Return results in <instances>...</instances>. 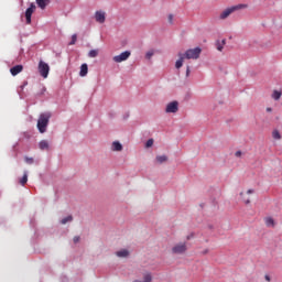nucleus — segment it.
I'll use <instances>...</instances> for the list:
<instances>
[{"label": "nucleus", "mask_w": 282, "mask_h": 282, "mask_svg": "<svg viewBox=\"0 0 282 282\" xmlns=\"http://www.w3.org/2000/svg\"><path fill=\"white\" fill-rule=\"evenodd\" d=\"M50 118H52V112H43L37 119V129L40 133H45L47 131V124H50Z\"/></svg>", "instance_id": "nucleus-1"}, {"label": "nucleus", "mask_w": 282, "mask_h": 282, "mask_svg": "<svg viewBox=\"0 0 282 282\" xmlns=\"http://www.w3.org/2000/svg\"><path fill=\"white\" fill-rule=\"evenodd\" d=\"M243 8H248V4H237L227 8L220 13L219 19L224 21L225 19H228L232 14V12H237V10H243Z\"/></svg>", "instance_id": "nucleus-2"}, {"label": "nucleus", "mask_w": 282, "mask_h": 282, "mask_svg": "<svg viewBox=\"0 0 282 282\" xmlns=\"http://www.w3.org/2000/svg\"><path fill=\"white\" fill-rule=\"evenodd\" d=\"M202 54V48L196 47V48H189L183 54L184 58H187L188 61L193 58L196 61V58H199V55Z\"/></svg>", "instance_id": "nucleus-3"}, {"label": "nucleus", "mask_w": 282, "mask_h": 282, "mask_svg": "<svg viewBox=\"0 0 282 282\" xmlns=\"http://www.w3.org/2000/svg\"><path fill=\"white\" fill-rule=\"evenodd\" d=\"M37 69L42 78H47V76H50V65L47 63L40 61Z\"/></svg>", "instance_id": "nucleus-4"}, {"label": "nucleus", "mask_w": 282, "mask_h": 282, "mask_svg": "<svg viewBox=\"0 0 282 282\" xmlns=\"http://www.w3.org/2000/svg\"><path fill=\"white\" fill-rule=\"evenodd\" d=\"M186 250H188L186 242H178L172 248L173 254H184Z\"/></svg>", "instance_id": "nucleus-5"}, {"label": "nucleus", "mask_w": 282, "mask_h": 282, "mask_svg": "<svg viewBox=\"0 0 282 282\" xmlns=\"http://www.w3.org/2000/svg\"><path fill=\"white\" fill-rule=\"evenodd\" d=\"M35 10H36V4H34L32 2L30 4V8H28L26 11H25V19H26L28 25H30V23H32V14H34Z\"/></svg>", "instance_id": "nucleus-6"}, {"label": "nucleus", "mask_w": 282, "mask_h": 282, "mask_svg": "<svg viewBox=\"0 0 282 282\" xmlns=\"http://www.w3.org/2000/svg\"><path fill=\"white\" fill-rule=\"evenodd\" d=\"M129 56H131V52L126 51L119 55L113 56L112 61L115 63H123V61H127L129 58Z\"/></svg>", "instance_id": "nucleus-7"}, {"label": "nucleus", "mask_w": 282, "mask_h": 282, "mask_svg": "<svg viewBox=\"0 0 282 282\" xmlns=\"http://www.w3.org/2000/svg\"><path fill=\"white\" fill-rule=\"evenodd\" d=\"M178 107H180V104L177 101H172L167 104L165 111L166 113H177L180 109Z\"/></svg>", "instance_id": "nucleus-8"}, {"label": "nucleus", "mask_w": 282, "mask_h": 282, "mask_svg": "<svg viewBox=\"0 0 282 282\" xmlns=\"http://www.w3.org/2000/svg\"><path fill=\"white\" fill-rule=\"evenodd\" d=\"M95 21L97 23H105V21H107V13L102 10L96 11L95 12Z\"/></svg>", "instance_id": "nucleus-9"}, {"label": "nucleus", "mask_w": 282, "mask_h": 282, "mask_svg": "<svg viewBox=\"0 0 282 282\" xmlns=\"http://www.w3.org/2000/svg\"><path fill=\"white\" fill-rule=\"evenodd\" d=\"M10 72L13 76H18V74H21V72H23V65H15L10 68Z\"/></svg>", "instance_id": "nucleus-10"}, {"label": "nucleus", "mask_w": 282, "mask_h": 282, "mask_svg": "<svg viewBox=\"0 0 282 282\" xmlns=\"http://www.w3.org/2000/svg\"><path fill=\"white\" fill-rule=\"evenodd\" d=\"M36 4L39 8H41V10H45V8L50 6V0H36Z\"/></svg>", "instance_id": "nucleus-11"}, {"label": "nucleus", "mask_w": 282, "mask_h": 282, "mask_svg": "<svg viewBox=\"0 0 282 282\" xmlns=\"http://www.w3.org/2000/svg\"><path fill=\"white\" fill-rule=\"evenodd\" d=\"M88 72H89V67L87 66V64H82L79 76L85 77L87 76Z\"/></svg>", "instance_id": "nucleus-12"}, {"label": "nucleus", "mask_w": 282, "mask_h": 282, "mask_svg": "<svg viewBox=\"0 0 282 282\" xmlns=\"http://www.w3.org/2000/svg\"><path fill=\"white\" fill-rule=\"evenodd\" d=\"M178 57H180V59L176 61V63H175L176 69H180L182 67V65H184V58H185L184 54L180 53Z\"/></svg>", "instance_id": "nucleus-13"}, {"label": "nucleus", "mask_w": 282, "mask_h": 282, "mask_svg": "<svg viewBox=\"0 0 282 282\" xmlns=\"http://www.w3.org/2000/svg\"><path fill=\"white\" fill-rule=\"evenodd\" d=\"M112 151H122V143L118 141L112 142Z\"/></svg>", "instance_id": "nucleus-14"}, {"label": "nucleus", "mask_w": 282, "mask_h": 282, "mask_svg": "<svg viewBox=\"0 0 282 282\" xmlns=\"http://www.w3.org/2000/svg\"><path fill=\"white\" fill-rule=\"evenodd\" d=\"M41 151H45L46 149H50V143H47L46 140H42L39 144Z\"/></svg>", "instance_id": "nucleus-15"}, {"label": "nucleus", "mask_w": 282, "mask_h": 282, "mask_svg": "<svg viewBox=\"0 0 282 282\" xmlns=\"http://www.w3.org/2000/svg\"><path fill=\"white\" fill-rule=\"evenodd\" d=\"M264 221L265 226H268L269 228H274V219L272 217H267Z\"/></svg>", "instance_id": "nucleus-16"}, {"label": "nucleus", "mask_w": 282, "mask_h": 282, "mask_svg": "<svg viewBox=\"0 0 282 282\" xmlns=\"http://www.w3.org/2000/svg\"><path fill=\"white\" fill-rule=\"evenodd\" d=\"M116 254H117V257L124 258V257L129 256V250L121 249L120 251H117Z\"/></svg>", "instance_id": "nucleus-17"}, {"label": "nucleus", "mask_w": 282, "mask_h": 282, "mask_svg": "<svg viewBox=\"0 0 282 282\" xmlns=\"http://www.w3.org/2000/svg\"><path fill=\"white\" fill-rule=\"evenodd\" d=\"M224 45H226V40H223L221 42L218 41L216 43V47H217L218 52H223Z\"/></svg>", "instance_id": "nucleus-18"}, {"label": "nucleus", "mask_w": 282, "mask_h": 282, "mask_svg": "<svg viewBox=\"0 0 282 282\" xmlns=\"http://www.w3.org/2000/svg\"><path fill=\"white\" fill-rule=\"evenodd\" d=\"M167 160L169 158L166 155L156 156V162H159V164H164V162H166Z\"/></svg>", "instance_id": "nucleus-19"}, {"label": "nucleus", "mask_w": 282, "mask_h": 282, "mask_svg": "<svg viewBox=\"0 0 282 282\" xmlns=\"http://www.w3.org/2000/svg\"><path fill=\"white\" fill-rule=\"evenodd\" d=\"M240 197L243 202V204H250V197L246 196L243 192L240 193Z\"/></svg>", "instance_id": "nucleus-20"}, {"label": "nucleus", "mask_w": 282, "mask_h": 282, "mask_svg": "<svg viewBox=\"0 0 282 282\" xmlns=\"http://www.w3.org/2000/svg\"><path fill=\"white\" fill-rule=\"evenodd\" d=\"M273 100H281V91L274 90L272 94Z\"/></svg>", "instance_id": "nucleus-21"}, {"label": "nucleus", "mask_w": 282, "mask_h": 282, "mask_svg": "<svg viewBox=\"0 0 282 282\" xmlns=\"http://www.w3.org/2000/svg\"><path fill=\"white\" fill-rule=\"evenodd\" d=\"M20 184L22 186H25V184H28V172H24L23 177L20 180Z\"/></svg>", "instance_id": "nucleus-22"}, {"label": "nucleus", "mask_w": 282, "mask_h": 282, "mask_svg": "<svg viewBox=\"0 0 282 282\" xmlns=\"http://www.w3.org/2000/svg\"><path fill=\"white\" fill-rule=\"evenodd\" d=\"M88 56L89 58H96L98 56V50H90Z\"/></svg>", "instance_id": "nucleus-23"}, {"label": "nucleus", "mask_w": 282, "mask_h": 282, "mask_svg": "<svg viewBox=\"0 0 282 282\" xmlns=\"http://www.w3.org/2000/svg\"><path fill=\"white\" fill-rule=\"evenodd\" d=\"M272 138H273L274 140H281V133L279 132V130H274V131L272 132Z\"/></svg>", "instance_id": "nucleus-24"}, {"label": "nucleus", "mask_w": 282, "mask_h": 282, "mask_svg": "<svg viewBox=\"0 0 282 282\" xmlns=\"http://www.w3.org/2000/svg\"><path fill=\"white\" fill-rule=\"evenodd\" d=\"M74 218L72 217V216H67V217H65V218H63L62 220H61V224H63V225H65V224H67L68 221H72Z\"/></svg>", "instance_id": "nucleus-25"}, {"label": "nucleus", "mask_w": 282, "mask_h": 282, "mask_svg": "<svg viewBox=\"0 0 282 282\" xmlns=\"http://www.w3.org/2000/svg\"><path fill=\"white\" fill-rule=\"evenodd\" d=\"M76 41H78V36L76 34H73L69 45H76Z\"/></svg>", "instance_id": "nucleus-26"}, {"label": "nucleus", "mask_w": 282, "mask_h": 282, "mask_svg": "<svg viewBox=\"0 0 282 282\" xmlns=\"http://www.w3.org/2000/svg\"><path fill=\"white\" fill-rule=\"evenodd\" d=\"M153 147V139H149L145 143V149H151Z\"/></svg>", "instance_id": "nucleus-27"}, {"label": "nucleus", "mask_w": 282, "mask_h": 282, "mask_svg": "<svg viewBox=\"0 0 282 282\" xmlns=\"http://www.w3.org/2000/svg\"><path fill=\"white\" fill-rule=\"evenodd\" d=\"M24 160H25L26 164H34V159L33 158L25 156Z\"/></svg>", "instance_id": "nucleus-28"}, {"label": "nucleus", "mask_w": 282, "mask_h": 282, "mask_svg": "<svg viewBox=\"0 0 282 282\" xmlns=\"http://www.w3.org/2000/svg\"><path fill=\"white\" fill-rule=\"evenodd\" d=\"M153 51H149L147 54H145V58L148 59H151L153 57Z\"/></svg>", "instance_id": "nucleus-29"}, {"label": "nucleus", "mask_w": 282, "mask_h": 282, "mask_svg": "<svg viewBox=\"0 0 282 282\" xmlns=\"http://www.w3.org/2000/svg\"><path fill=\"white\" fill-rule=\"evenodd\" d=\"M73 241H74V243H78V241H80V237L79 236H75L73 238Z\"/></svg>", "instance_id": "nucleus-30"}, {"label": "nucleus", "mask_w": 282, "mask_h": 282, "mask_svg": "<svg viewBox=\"0 0 282 282\" xmlns=\"http://www.w3.org/2000/svg\"><path fill=\"white\" fill-rule=\"evenodd\" d=\"M241 154H242L241 151H237V152L235 153V156H236V158H241Z\"/></svg>", "instance_id": "nucleus-31"}, {"label": "nucleus", "mask_w": 282, "mask_h": 282, "mask_svg": "<svg viewBox=\"0 0 282 282\" xmlns=\"http://www.w3.org/2000/svg\"><path fill=\"white\" fill-rule=\"evenodd\" d=\"M167 19H169V23H173V14H170Z\"/></svg>", "instance_id": "nucleus-32"}, {"label": "nucleus", "mask_w": 282, "mask_h": 282, "mask_svg": "<svg viewBox=\"0 0 282 282\" xmlns=\"http://www.w3.org/2000/svg\"><path fill=\"white\" fill-rule=\"evenodd\" d=\"M186 76H191V67L189 66H187Z\"/></svg>", "instance_id": "nucleus-33"}, {"label": "nucleus", "mask_w": 282, "mask_h": 282, "mask_svg": "<svg viewBox=\"0 0 282 282\" xmlns=\"http://www.w3.org/2000/svg\"><path fill=\"white\" fill-rule=\"evenodd\" d=\"M264 279H265V281H268V282L272 281V279H271L270 275H268V274L264 275Z\"/></svg>", "instance_id": "nucleus-34"}, {"label": "nucleus", "mask_w": 282, "mask_h": 282, "mask_svg": "<svg viewBox=\"0 0 282 282\" xmlns=\"http://www.w3.org/2000/svg\"><path fill=\"white\" fill-rule=\"evenodd\" d=\"M252 193H254V189H248L247 191V195H252Z\"/></svg>", "instance_id": "nucleus-35"}, {"label": "nucleus", "mask_w": 282, "mask_h": 282, "mask_svg": "<svg viewBox=\"0 0 282 282\" xmlns=\"http://www.w3.org/2000/svg\"><path fill=\"white\" fill-rule=\"evenodd\" d=\"M267 111L270 113L272 112V108H267Z\"/></svg>", "instance_id": "nucleus-36"}, {"label": "nucleus", "mask_w": 282, "mask_h": 282, "mask_svg": "<svg viewBox=\"0 0 282 282\" xmlns=\"http://www.w3.org/2000/svg\"><path fill=\"white\" fill-rule=\"evenodd\" d=\"M203 254H208V249H206V250L203 252Z\"/></svg>", "instance_id": "nucleus-37"}]
</instances>
